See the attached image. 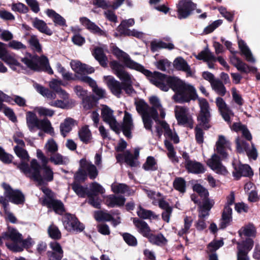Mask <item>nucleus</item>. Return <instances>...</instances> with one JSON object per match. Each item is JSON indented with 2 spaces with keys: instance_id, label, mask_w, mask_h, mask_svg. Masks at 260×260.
<instances>
[{
  "instance_id": "obj_1",
  "label": "nucleus",
  "mask_w": 260,
  "mask_h": 260,
  "mask_svg": "<svg viewBox=\"0 0 260 260\" xmlns=\"http://www.w3.org/2000/svg\"><path fill=\"white\" fill-rule=\"evenodd\" d=\"M166 82L169 88L175 92L173 99L176 103H187L198 98L195 88L192 85L186 84L178 77L167 75Z\"/></svg>"
},
{
  "instance_id": "obj_2",
  "label": "nucleus",
  "mask_w": 260,
  "mask_h": 260,
  "mask_svg": "<svg viewBox=\"0 0 260 260\" xmlns=\"http://www.w3.org/2000/svg\"><path fill=\"white\" fill-rule=\"evenodd\" d=\"M198 100L200 111L197 116L198 124L194 127L195 139L198 144H202L204 142L205 134L203 129L207 131L211 127L210 124L211 114L209 111V104L207 100L199 98Z\"/></svg>"
},
{
  "instance_id": "obj_3",
  "label": "nucleus",
  "mask_w": 260,
  "mask_h": 260,
  "mask_svg": "<svg viewBox=\"0 0 260 260\" xmlns=\"http://www.w3.org/2000/svg\"><path fill=\"white\" fill-rule=\"evenodd\" d=\"M110 66L114 71V74L122 81V89L125 93L130 95L133 93H136L132 85L131 76L124 70L123 66L117 60H112L110 62Z\"/></svg>"
},
{
  "instance_id": "obj_4",
  "label": "nucleus",
  "mask_w": 260,
  "mask_h": 260,
  "mask_svg": "<svg viewBox=\"0 0 260 260\" xmlns=\"http://www.w3.org/2000/svg\"><path fill=\"white\" fill-rule=\"evenodd\" d=\"M26 123L29 130L34 132L35 128L41 129L45 133L52 135L54 134V129L51 125V122L47 118L39 119L36 114L31 111L26 113Z\"/></svg>"
},
{
  "instance_id": "obj_5",
  "label": "nucleus",
  "mask_w": 260,
  "mask_h": 260,
  "mask_svg": "<svg viewBox=\"0 0 260 260\" xmlns=\"http://www.w3.org/2000/svg\"><path fill=\"white\" fill-rule=\"evenodd\" d=\"M29 56L31 58L24 57L21 59V61L28 68L34 71H44L50 75L53 74V71L49 65L48 59L46 56H42L40 57L37 55L32 56L30 54Z\"/></svg>"
},
{
  "instance_id": "obj_6",
  "label": "nucleus",
  "mask_w": 260,
  "mask_h": 260,
  "mask_svg": "<svg viewBox=\"0 0 260 260\" xmlns=\"http://www.w3.org/2000/svg\"><path fill=\"white\" fill-rule=\"evenodd\" d=\"M196 7L197 4L191 0H179L176 5L178 18L181 20L188 18Z\"/></svg>"
},
{
  "instance_id": "obj_7",
  "label": "nucleus",
  "mask_w": 260,
  "mask_h": 260,
  "mask_svg": "<svg viewBox=\"0 0 260 260\" xmlns=\"http://www.w3.org/2000/svg\"><path fill=\"white\" fill-rule=\"evenodd\" d=\"M237 245V260H249L248 252L252 249L254 241L252 238H246L241 242H236Z\"/></svg>"
},
{
  "instance_id": "obj_8",
  "label": "nucleus",
  "mask_w": 260,
  "mask_h": 260,
  "mask_svg": "<svg viewBox=\"0 0 260 260\" xmlns=\"http://www.w3.org/2000/svg\"><path fill=\"white\" fill-rule=\"evenodd\" d=\"M30 168L31 173L28 177L37 182L38 184H41L43 183V179L41 174V170L49 169L50 167L47 166V164L44 163L41 165L37 159H32L30 161Z\"/></svg>"
},
{
  "instance_id": "obj_9",
  "label": "nucleus",
  "mask_w": 260,
  "mask_h": 260,
  "mask_svg": "<svg viewBox=\"0 0 260 260\" xmlns=\"http://www.w3.org/2000/svg\"><path fill=\"white\" fill-rule=\"evenodd\" d=\"M196 58L200 60L207 61L209 60H212L213 62L218 61L220 64L225 68L228 71L229 70L230 67L223 58L222 56L216 57L208 47L206 48L204 50L202 51L197 55H196Z\"/></svg>"
},
{
  "instance_id": "obj_10",
  "label": "nucleus",
  "mask_w": 260,
  "mask_h": 260,
  "mask_svg": "<svg viewBox=\"0 0 260 260\" xmlns=\"http://www.w3.org/2000/svg\"><path fill=\"white\" fill-rule=\"evenodd\" d=\"M233 166L234 168L233 175L236 180H240L242 176L251 177L253 175V172L249 165L241 163L236 165L233 162Z\"/></svg>"
},
{
  "instance_id": "obj_11",
  "label": "nucleus",
  "mask_w": 260,
  "mask_h": 260,
  "mask_svg": "<svg viewBox=\"0 0 260 260\" xmlns=\"http://www.w3.org/2000/svg\"><path fill=\"white\" fill-rule=\"evenodd\" d=\"M49 246L52 251H48L47 252L49 259L61 260L63 256V250L60 244L54 241L49 243Z\"/></svg>"
},
{
  "instance_id": "obj_12",
  "label": "nucleus",
  "mask_w": 260,
  "mask_h": 260,
  "mask_svg": "<svg viewBox=\"0 0 260 260\" xmlns=\"http://www.w3.org/2000/svg\"><path fill=\"white\" fill-rule=\"evenodd\" d=\"M105 78L107 80V86L112 93L119 98L122 93V81L120 82L112 76L105 77Z\"/></svg>"
},
{
  "instance_id": "obj_13",
  "label": "nucleus",
  "mask_w": 260,
  "mask_h": 260,
  "mask_svg": "<svg viewBox=\"0 0 260 260\" xmlns=\"http://www.w3.org/2000/svg\"><path fill=\"white\" fill-rule=\"evenodd\" d=\"M79 20L80 23L91 33L100 36L106 37L107 36L105 31L101 29L95 23L92 22L88 18L85 17H81Z\"/></svg>"
},
{
  "instance_id": "obj_14",
  "label": "nucleus",
  "mask_w": 260,
  "mask_h": 260,
  "mask_svg": "<svg viewBox=\"0 0 260 260\" xmlns=\"http://www.w3.org/2000/svg\"><path fill=\"white\" fill-rule=\"evenodd\" d=\"M64 218L66 219L64 222H66V226L67 228L68 226L73 230L78 232H81L84 230L85 228L84 224L80 222L75 215L70 213H67L65 215Z\"/></svg>"
},
{
  "instance_id": "obj_15",
  "label": "nucleus",
  "mask_w": 260,
  "mask_h": 260,
  "mask_svg": "<svg viewBox=\"0 0 260 260\" xmlns=\"http://www.w3.org/2000/svg\"><path fill=\"white\" fill-rule=\"evenodd\" d=\"M216 151L221 156L222 159H226L228 157V154L226 152L227 149L231 150V143L227 141L225 137L220 135L216 143Z\"/></svg>"
},
{
  "instance_id": "obj_16",
  "label": "nucleus",
  "mask_w": 260,
  "mask_h": 260,
  "mask_svg": "<svg viewBox=\"0 0 260 260\" xmlns=\"http://www.w3.org/2000/svg\"><path fill=\"white\" fill-rule=\"evenodd\" d=\"M249 144L246 142L242 141L241 144L238 139L236 141V148L237 151L239 153L243 152L242 147H243L245 150L246 151L247 155L249 158H252L253 160H256L257 157V152L256 149L254 147V145H252V149L248 151L247 150V148L248 147Z\"/></svg>"
},
{
  "instance_id": "obj_17",
  "label": "nucleus",
  "mask_w": 260,
  "mask_h": 260,
  "mask_svg": "<svg viewBox=\"0 0 260 260\" xmlns=\"http://www.w3.org/2000/svg\"><path fill=\"white\" fill-rule=\"evenodd\" d=\"M8 231L3 233L4 240H11L14 243H20L22 241V235L16 229L10 226H8Z\"/></svg>"
},
{
  "instance_id": "obj_18",
  "label": "nucleus",
  "mask_w": 260,
  "mask_h": 260,
  "mask_svg": "<svg viewBox=\"0 0 260 260\" xmlns=\"http://www.w3.org/2000/svg\"><path fill=\"white\" fill-rule=\"evenodd\" d=\"M207 165L213 170L216 171L217 173L226 172V168L222 165L220 157L214 154L212 158L207 161Z\"/></svg>"
},
{
  "instance_id": "obj_19",
  "label": "nucleus",
  "mask_w": 260,
  "mask_h": 260,
  "mask_svg": "<svg viewBox=\"0 0 260 260\" xmlns=\"http://www.w3.org/2000/svg\"><path fill=\"white\" fill-rule=\"evenodd\" d=\"M133 223L138 229V231L143 237L147 238L151 234V229L146 222L138 218H134Z\"/></svg>"
},
{
  "instance_id": "obj_20",
  "label": "nucleus",
  "mask_w": 260,
  "mask_h": 260,
  "mask_svg": "<svg viewBox=\"0 0 260 260\" xmlns=\"http://www.w3.org/2000/svg\"><path fill=\"white\" fill-rule=\"evenodd\" d=\"M256 229L252 223L242 226L238 232L240 237L242 238L243 236L246 238H254L256 236Z\"/></svg>"
},
{
  "instance_id": "obj_21",
  "label": "nucleus",
  "mask_w": 260,
  "mask_h": 260,
  "mask_svg": "<svg viewBox=\"0 0 260 260\" xmlns=\"http://www.w3.org/2000/svg\"><path fill=\"white\" fill-rule=\"evenodd\" d=\"M7 198L10 202L16 205H23L25 202V196L19 189H13L8 192Z\"/></svg>"
},
{
  "instance_id": "obj_22",
  "label": "nucleus",
  "mask_w": 260,
  "mask_h": 260,
  "mask_svg": "<svg viewBox=\"0 0 260 260\" xmlns=\"http://www.w3.org/2000/svg\"><path fill=\"white\" fill-rule=\"evenodd\" d=\"M92 54L94 58L99 62V64L102 67L105 68L108 67V57L104 53V50L102 47H95Z\"/></svg>"
},
{
  "instance_id": "obj_23",
  "label": "nucleus",
  "mask_w": 260,
  "mask_h": 260,
  "mask_svg": "<svg viewBox=\"0 0 260 260\" xmlns=\"http://www.w3.org/2000/svg\"><path fill=\"white\" fill-rule=\"evenodd\" d=\"M49 209H52L56 214L63 215L66 212V208L61 201L53 199L49 202H47L45 205Z\"/></svg>"
},
{
  "instance_id": "obj_24",
  "label": "nucleus",
  "mask_w": 260,
  "mask_h": 260,
  "mask_svg": "<svg viewBox=\"0 0 260 260\" xmlns=\"http://www.w3.org/2000/svg\"><path fill=\"white\" fill-rule=\"evenodd\" d=\"M232 219V209L231 207L224 206L221 215V221L219 224V228L221 229H225L230 223Z\"/></svg>"
},
{
  "instance_id": "obj_25",
  "label": "nucleus",
  "mask_w": 260,
  "mask_h": 260,
  "mask_svg": "<svg viewBox=\"0 0 260 260\" xmlns=\"http://www.w3.org/2000/svg\"><path fill=\"white\" fill-rule=\"evenodd\" d=\"M32 24L34 27L42 33L48 36H51L53 34L52 30L48 27L46 23L43 20L36 17L32 21Z\"/></svg>"
},
{
  "instance_id": "obj_26",
  "label": "nucleus",
  "mask_w": 260,
  "mask_h": 260,
  "mask_svg": "<svg viewBox=\"0 0 260 260\" xmlns=\"http://www.w3.org/2000/svg\"><path fill=\"white\" fill-rule=\"evenodd\" d=\"M185 167L188 173L195 174H202L205 171L203 164L195 160L189 161V162L185 165Z\"/></svg>"
},
{
  "instance_id": "obj_27",
  "label": "nucleus",
  "mask_w": 260,
  "mask_h": 260,
  "mask_svg": "<svg viewBox=\"0 0 260 260\" xmlns=\"http://www.w3.org/2000/svg\"><path fill=\"white\" fill-rule=\"evenodd\" d=\"M99 99L93 94L87 95L82 100L83 109L89 110L97 106Z\"/></svg>"
},
{
  "instance_id": "obj_28",
  "label": "nucleus",
  "mask_w": 260,
  "mask_h": 260,
  "mask_svg": "<svg viewBox=\"0 0 260 260\" xmlns=\"http://www.w3.org/2000/svg\"><path fill=\"white\" fill-rule=\"evenodd\" d=\"M159 123L161 128L164 129V136L166 137L170 138L175 144H177L179 142V137L176 133L173 134L172 133L169 125L165 121H159Z\"/></svg>"
},
{
  "instance_id": "obj_29",
  "label": "nucleus",
  "mask_w": 260,
  "mask_h": 260,
  "mask_svg": "<svg viewBox=\"0 0 260 260\" xmlns=\"http://www.w3.org/2000/svg\"><path fill=\"white\" fill-rule=\"evenodd\" d=\"M238 46L242 55H244L246 60L250 62H254L255 59L246 44L243 40L238 41Z\"/></svg>"
},
{
  "instance_id": "obj_30",
  "label": "nucleus",
  "mask_w": 260,
  "mask_h": 260,
  "mask_svg": "<svg viewBox=\"0 0 260 260\" xmlns=\"http://www.w3.org/2000/svg\"><path fill=\"white\" fill-rule=\"evenodd\" d=\"M173 66L177 70L182 71L189 74H191L190 67L182 57H178L175 58L173 62Z\"/></svg>"
},
{
  "instance_id": "obj_31",
  "label": "nucleus",
  "mask_w": 260,
  "mask_h": 260,
  "mask_svg": "<svg viewBox=\"0 0 260 260\" xmlns=\"http://www.w3.org/2000/svg\"><path fill=\"white\" fill-rule=\"evenodd\" d=\"M106 201L107 205L109 207L113 208L115 206L121 207L124 205L125 198L122 196L110 195L108 197Z\"/></svg>"
},
{
  "instance_id": "obj_32",
  "label": "nucleus",
  "mask_w": 260,
  "mask_h": 260,
  "mask_svg": "<svg viewBox=\"0 0 260 260\" xmlns=\"http://www.w3.org/2000/svg\"><path fill=\"white\" fill-rule=\"evenodd\" d=\"M112 52L113 54L115 55L117 58L119 59L120 58H122L123 59V62L124 63L125 66L128 68V67H129V60H133L131 59V57H129L128 54L120 50L116 46H113L112 47Z\"/></svg>"
},
{
  "instance_id": "obj_33",
  "label": "nucleus",
  "mask_w": 260,
  "mask_h": 260,
  "mask_svg": "<svg viewBox=\"0 0 260 260\" xmlns=\"http://www.w3.org/2000/svg\"><path fill=\"white\" fill-rule=\"evenodd\" d=\"M78 135L80 140L85 144H88L90 142L92 138L91 131L88 128V126L85 125L82 126L78 131Z\"/></svg>"
},
{
  "instance_id": "obj_34",
  "label": "nucleus",
  "mask_w": 260,
  "mask_h": 260,
  "mask_svg": "<svg viewBox=\"0 0 260 260\" xmlns=\"http://www.w3.org/2000/svg\"><path fill=\"white\" fill-rule=\"evenodd\" d=\"M129 67L128 68L131 69H134L137 71H139L144 75H145L147 78L150 80V78H152L153 76V73H152L150 71L146 69L144 67L135 61H130L129 60Z\"/></svg>"
},
{
  "instance_id": "obj_35",
  "label": "nucleus",
  "mask_w": 260,
  "mask_h": 260,
  "mask_svg": "<svg viewBox=\"0 0 260 260\" xmlns=\"http://www.w3.org/2000/svg\"><path fill=\"white\" fill-rule=\"evenodd\" d=\"M138 216L141 219H158V216L156 215L152 211L147 210L143 208L141 205L139 206L137 211Z\"/></svg>"
},
{
  "instance_id": "obj_36",
  "label": "nucleus",
  "mask_w": 260,
  "mask_h": 260,
  "mask_svg": "<svg viewBox=\"0 0 260 260\" xmlns=\"http://www.w3.org/2000/svg\"><path fill=\"white\" fill-rule=\"evenodd\" d=\"M75 120L72 118H67L64 119L63 122L60 124V131L61 135L64 138L67 134L72 130V126L74 124Z\"/></svg>"
},
{
  "instance_id": "obj_37",
  "label": "nucleus",
  "mask_w": 260,
  "mask_h": 260,
  "mask_svg": "<svg viewBox=\"0 0 260 260\" xmlns=\"http://www.w3.org/2000/svg\"><path fill=\"white\" fill-rule=\"evenodd\" d=\"M142 168L146 171H155L158 169L157 164L153 156H149L143 164Z\"/></svg>"
},
{
  "instance_id": "obj_38",
  "label": "nucleus",
  "mask_w": 260,
  "mask_h": 260,
  "mask_svg": "<svg viewBox=\"0 0 260 260\" xmlns=\"http://www.w3.org/2000/svg\"><path fill=\"white\" fill-rule=\"evenodd\" d=\"M147 239L151 243L158 246L165 244L167 242L166 238L161 233L157 235L151 233Z\"/></svg>"
},
{
  "instance_id": "obj_39",
  "label": "nucleus",
  "mask_w": 260,
  "mask_h": 260,
  "mask_svg": "<svg viewBox=\"0 0 260 260\" xmlns=\"http://www.w3.org/2000/svg\"><path fill=\"white\" fill-rule=\"evenodd\" d=\"M104 192V188L99 183L94 182L90 184V190L88 189L87 197H97L99 194H103Z\"/></svg>"
},
{
  "instance_id": "obj_40",
  "label": "nucleus",
  "mask_w": 260,
  "mask_h": 260,
  "mask_svg": "<svg viewBox=\"0 0 260 260\" xmlns=\"http://www.w3.org/2000/svg\"><path fill=\"white\" fill-rule=\"evenodd\" d=\"M173 185L174 189L180 193H184L186 192V182L183 178H175L173 181Z\"/></svg>"
},
{
  "instance_id": "obj_41",
  "label": "nucleus",
  "mask_w": 260,
  "mask_h": 260,
  "mask_svg": "<svg viewBox=\"0 0 260 260\" xmlns=\"http://www.w3.org/2000/svg\"><path fill=\"white\" fill-rule=\"evenodd\" d=\"M167 75L159 72L155 71L153 73V76L150 79V81L153 84L159 88L162 82H166Z\"/></svg>"
},
{
  "instance_id": "obj_42",
  "label": "nucleus",
  "mask_w": 260,
  "mask_h": 260,
  "mask_svg": "<svg viewBox=\"0 0 260 260\" xmlns=\"http://www.w3.org/2000/svg\"><path fill=\"white\" fill-rule=\"evenodd\" d=\"M80 183L73 182L72 188L76 194L80 198H84L87 196L88 188L81 185Z\"/></svg>"
},
{
  "instance_id": "obj_43",
  "label": "nucleus",
  "mask_w": 260,
  "mask_h": 260,
  "mask_svg": "<svg viewBox=\"0 0 260 260\" xmlns=\"http://www.w3.org/2000/svg\"><path fill=\"white\" fill-rule=\"evenodd\" d=\"M94 217L98 222L110 221L114 220L111 214L101 210L94 212Z\"/></svg>"
},
{
  "instance_id": "obj_44",
  "label": "nucleus",
  "mask_w": 260,
  "mask_h": 260,
  "mask_svg": "<svg viewBox=\"0 0 260 260\" xmlns=\"http://www.w3.org/2000/svg\"><path fill=\"white\" fill-rule=\"evenodd\" d=\"M211 86L217 94L220 96H224L226 93V88L223 83L219 79L215 80L213 83H212Z\"/></svg>"
},
{
  "instance_id": "obj_45",
  "label": "nucleus",
  "mask_w": 260,
  "mask_h": 260,
  "mask_svg": "<svg viewBox=\"0 0 260 260\" xmlns=\"http://www.w3.org/2000/svg\"><path fill=\"white\" fill-rule=\"evenodd\" d=\"M176 118L179 125H182L188 127L190 129L193 128V120L191 116H188L187 115H186L178 117Z\"/></svg>"
},
{
  "instance_id": "obj_46",
  "label": "nucleus",
  "mask_w": 260,
  "mask_h": 260,
  "mask_svg": "<svg viewBox=\"0 0 260 260\" xmlns=\"http://www.w3.org/2000/svg\"><path fill=\"white\" fill-rule=\"evenodd\" d=\"M113 111L111 110L108 106H105L102 110L101 116L104 122L107 123L110 122L111 120L115 118L113 116Z\"/></svg>"
},
{
  "instance_id": "obj_47",
  "label": "nucleus",
  "mask_w": 260,
  "mask_h": 260,
  "mask_svg": "<svg viewBox=\"0 0 260 260\" xmlns=\"http://www.w3.org/2000/svg\"><path fill=\"white\" fill-rule=\"evenodd\" d=\"M41 190L45 195L42 202V205L45 206L46 205L47 202H49L50 201L54 199V193L51 189L44 186L41 188Z\"/></svg>"
},
{
  "instance_id": "obj_48",
  "label": "nucleus",
  "mask_w": 260,
  "mask_h": 260,
  "mask_svg": "<svg viewBox=\"0 0 260 260\" xmlns=\"http://www.w3.org/2000/svg\"><path fill=\"white\" fill-rule=\"evenodd\" d=\"M49 236L54 240H58L61 238V233L58 228L54 225H51L48 229Z\"/></svg>"
},
{
  "instance_id": "obj_49",
  "label": "nucleus",
  "mask_w": 260,
  "mask_h": 260,
  "mask_svg": "<svg viewBox=\"0 0 260 260\" xmlns=\"http://www.w3.org/2000/svg\"><path fill=\"white\" fill-rule=\"evenodd\" d=\"M28 43L31 49L38 53L42 52V46L36 36H31L28 41Z\"/></svg>"
},
{
  "instance_id": "obj_50",
  "label": "nucleus",
  "mask_w": 260,
  "mask_h": 260,
  "mask_svg": "<svg viewBox=\"0 0 260 260\" xmlns=\"http://www.w3.org/2000/svg\"><path fill=\"white\" fill-rule=\"evenodd\" d=\"M192 189L193 191L198 193L201 198H203V199L209 197V193L208 190L199 183H196L193 185Z\"/></svg>"
},
{
  "instance_id": "obj_51",
  "label": "nucleus",
  "mask_w": 260,
  "mask_h": 260,
  "mask_svg": "<svg viewBox=\"0 0 260 260\" xmlns=\"http://www.w3.org/2000/svg\"><path fill=\"white\" fill-rule=\"evenodd\" d=\"M74 182L77 183H83L87 179V174L86 170L79 169L74 175Z\"/></svg>"
},
{
  "instance_id": "obj_52",
  "label": "nucleus",
  "mask_w": 260,
  "mask_h": 260,
  "mask_svg": "<svg viewBox=\"0 0 260 260\" xmlns=\"http://www.w3.org/2000/svg\"><path fill=\"white\" fill-rule=\"evenodd\" d=\"M135 105L138 113L141 116L145 115L149 108V105L143 100H140L135 103Z\"/></svg>"
},
{
  "instance_id": "obj_53",
  "label": "nucleus",
  "mask_w": 260,
  "mask_h": 260,
  "mask_svg": "<svg viewBox=\"0 0 260 260\" xmlns=\"http://www.w3.org/2000/svg\"><path fill=\"white\" fill-rule=\"evenodd\" d=\"M14 165L17 166V169H19L26 177H28V175L30 174V168L28 164L21 160V162L17 164L16 162H13Z\"/></svg>"
},
{
  "instance_id": "obj_54",
  "label": "nucleus",
  "mask_w": 260,
  "mask_h": 260,
  "mask_svg": "<svg viewBox=\"0 0 260 260\" xmlns=\"http://www.w3.org/2000/svg\"><path fill=\"white\" fill-rule=\"evenodd\" d=\"M87 176L91 180L95 179L99 174V171L96 166L91 163H89L86 167Z\"/></svg>"
},
{
  "instance_id": "obj_55",
  "label": "nucleus",
  "mask_w": 260,
  "mask_h": 260,
  "mask_svg": "<svg viewBox=\"0 0 260 260\" xmlns=\"http://www.w3.org/2000/svg\"><path fill=\"white\" fill-rule=\"evenodd\" d=\"M14 150L16 155L19 157L21 160H28L29 159V155L27 151L23 149L22 147L16 145L14 148Z\"/></svg>"
},
{
  "instance_id": "obj_56",
  "label": "nucleus",
  "mask_w": 260,
  "mask_h": 260,
  "mask_svg": "<svg viewBox=\"0 0 260 260\" xmlns=\"http://www.w3.org/2000/svg\"><path fill=\"white\" fill-rule=\"evenodd\" d=\"M224 244L222 240H213L208 244L207 248L209 252L215 253V251Z\"/></svg>"
},
{
  "instance_id": "obj_57",
  "label": "nucleus",
  "mask_w": 260,
  "mask_h": 260,
  "mask_svg": "<svg viewBox=\"0 0 260 260\" xmlns=\"http://www.w3.org/2000/svg\"><path fill=\"white\" fill-rule=\"evenodd\" d=\"M2 59L8 64L10 65L11 67L13 69V70H15L16 69L15 68H12L11 66H16L20 68L22 67V64L20 62H19L15 58L9 55L8 53L6 54L2 58Z\"/></svg>"
},
{
  "instance_id": "obj_58",
  "label": "nucleus",
  "mask_w": 260,
  "mask_h": 260,
  "mask_svg": "<svg viewBox=\"0 0 260 260\" xmlns=\"http://www.w3.org/2000/svg\"><path fill=\"white\" fill-rule=\"evenodd\" d=\"M13 159V155L7 153L5 150L0 146V160L5 164H9L12 162Z\"/></svg>"
},
{
  "instance_id": "obj_59",
  "label": "nucleus",
  "mask_w": 260,
  "mask_h": 260,
  "mask_svg": "<svg viewBox=\"0 0 260 260\" xmlns=\"http://www.w3.org/2000/svg\"><path fill=\"white\" fill-rule=\"evenodd\" d=\"M122 237L125 243L130 246H136L138 244L137 240L135 236L128 233L122 234Z\"/></svg>"
},
{
  "instance_id": "obj_60",
  "label": "nucleus",
  "mask_w": 260,
  "mask_h": 260,
  "mask_svg": "<svg viewBox=\"0 0 260 260\" xmlns=\"http://www.w3.org/2000/svg\"><path fill=\"white\" fill-rule=\"evenodd\" d=\"M124 159L125 162L131 167H136L138 164V162L135 160L133 155L128 150L126 151L124 153Z\"/></svg>"
},
{
  "instance_id": "obj_61",
  "label": "nucleus",
  "mask_w": 260,
  "mask_h": 260,
  "mask_svg": "<svg viewBox=\"0 0 260 260\" xmlns=\"http://www.w3.org/2000/svg\"><path fill=\"white\" fill-rule=\"evenodd\" d=\"M72 69L76 73H79V72L85 73V71L86 70L87 64L82 63L80 61H75L74 63L71 62V63Z\"/></svg>"
},
{
  "instance_id": "obj_62",
  "label": "nucleus",
  "mask_w": 260,
  "mask_h": 260,
  "mask_svg": "<svg viewBox=\"0 0 260 260\" xmlns=\"http://www.w3.org/2000/svg\"><path fill=\"white\" fill-rule=\"evenodd\" d=\"M155 65L157 69L161 71H166L167 68L171 66V62L167 59H161L158 60L155 63Z\"/></svg>"
},
{
  "instance_id": "obj_63",
  "label": "nucleus",
  "mask_w": 260,
  "mask_h": 260,
  "mask_svg": "<svg viewBox=\"0 0 260 260\" xmlns=\"http://www.w3.org/2000/svg\"><path fill=\"white\" fill-rule=\"evenodd\" d=\"M142 119L144 128L149 131L152 132V124L153 122L152 119H151L148 114L142 115Z\"/></svg>"
},
{
  "instance_id": "obj_64",
  "label": "nucleus",
  "mask_w": 260,
  "mask_h": 260,
  "mask_svg": "<svg viewBox=\"0 0 260 260\" xmlns=\"http://www.w3.org/2000/svg\"><path fill=\"white\" fill-rule=\"evenodd\" d=\"M232 94L234 101L239 106H242L244 104V100L242 96L238 93V91L235 87L232 89Z\"/></svg>"
}]
</instances>
